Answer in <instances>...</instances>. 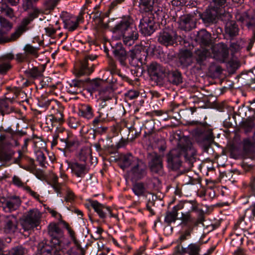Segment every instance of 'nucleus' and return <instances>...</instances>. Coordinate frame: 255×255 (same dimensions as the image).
<instances>
[{"instance_id":"13d9d810","label":"nucleus","mask_w":255,"mask_h":255,"mask_svg":"<svg viewBox=\"0 0 255 255\" xmlns=\"http://www.w3.org/2000/svg\"><path fill=\"white\" fill-rule=\"evenodd\" d=\"M107 69L112 74H119V73L120 72L119 70L117 69L116 63L113 60L109 61Z\"/></svg>"},{"instance_id":"7c9ffc66","label":"nucleus","mask_w":255,"mask_h":255,"mask_svg":"<svg viewBox=\"0 0 255 255\" xmlns=\"http://www.w3.org/2000/svg\"><path fill=\"white\" fill-rule=\"evenodd\" d=\"M48 234L52 239H60L63 237V232L55 223H51L48 227Z\"/></svg>"},{"instance_id":"f3484780","label":"nucleus","mask_w":255,"mask_h":255,"mask_svg":"<svg viewBox=\"0 0 255 255\" xmlns=\"http://www.w3.org/2000/svg\"><path fill=\"white\" fill-rule=\"evenodd\" d=\"M214 58L217 61L224 63L229 60V50L227 44L219 43L213 47Z\"/></svg>"},{"instance_id":"58836bf2","label":"nucleus","mask_w":255,"mask_h":255,"mask_svg":"<svg viewBox=\"0 0 255 255\" xmlns=\"http://www.w3.org/2000/svg\"><path fill=\"white\" fill-rule=\"evenodd\" d=\"M101 100L106 102L112 99L114 97V92L113 90L109 87H107L100 91Z\"/></svg>"},{"instance_id":"774afa93","label":"nucleus","mask_w":255,"mask_h":255,"mask_svg":"<svg viewBox=\"0 0 255 255\" xmlns=\"http://www.w3.org/2000/svg\"><path fill=\"white\" fill-rule=\"evenodd\" d=\"M24 253V249L21 247H16L11 251V255H23Z\"/></svg>"},{"instance_id":"423d86ee","label":"nucleus","mask_w":255,"mask_h":255,"mask_svg":"<svg viewBox=\"0 0 255 255\" xmlns=\"http://www.w3.org/2000/svg\"><path fill=\"white\" fill-rule=\"evenodd\" d=\"M147 70L151 80L157 85L163 84L166 76V69L164 67L156 62H152L147 66Z\"/></svg>"},{"instance_id":"338daca9","label":"nucleus","mask_w":255,"mask_h":255,"mask_svg":"<svg viewBox=\"0 0 255 255\" xmlns=\"http://www.w3.org/2000/svg\"><path fill=\"white\" fill-rule=\"evenodd\" d=\"M244 79L247 80L246 84L247 85L250 86L252 84L255 83V77H253V74L252 73H250L246 75Z\"/></svg>"},{"instance_id":"6e6d98bb","label":"nucleus","mask_w":255,"mask_h":255,"mask_svg":"<svg viewBox=\"0 0 255 255\" xmlns=\"http://www.w3.org/2000/svg\"><path fill=\"white\" fill-rule=\"evenodd\" d=\"M249 15L247 12H244L242 13L237 14L236 15V18L237 20L246 24L247 21L249 19Z\"/></svg>"},{"instance_id":"6ab92c4d","label":"nucleus","mask_w":255,"mask_h":255,"mask_svg":"<svg viewBox=\"0 0 255 255\" xmlns=\"http://www.w3.org/2000/svg\"><path fill=\"white\" fill-rule=\"evenodd\" d=\"M178 22L180 29L185 31L191 30L195 28L196 25L194 17L190 15L181 16Z\"/></svg>"},{"instance_id":"e433bc0d","label":"nucleus","mask_w":255,"mask_h":255,"mask_svg":"<svg viewBox=\"0 0 255 255\" xmlns=\"http://www.w3.org/2000/svg\"><path fill=\"white\" fill-rule=\"evenodd\" d=\"M176 205L175 206L171 211H168L166 213L164 222L170 225L172 222H175L177 219L178 211Z\"/></svg>"},{"instance_id":"de8ad7c7","label":"nucleus","mask_w":255,"mask_h":255,"mask_svg":"<svg viewBox=\"0 0 255 255\" xmlns=\"http://www.w3.org/2000/svg\"><path fill=\"white\" fill-rule=\"evenodd\" d=\"M39 49V47H34L29 44H26L23 48L26 55H31L36 58L38 56Z\"/></svg>"},{"instance_id":"cd10ccee","label":"nucleus","mask_w":255,"mask_h":255,"mask_svg":"<svg viewBox=\"0 0 255 255\" xmlns=\"http://www.w3.org/2000/svg\"><path fill=\"white\" fill-rule=\"evenodd\" d=\"M132 183V191L134 194L138 196H143L147 193V185L143 182L138 181H131Z\"/></svg>"},{"instance_id":"0eeeda50","label":"nucleus","mask_w":255,"mask_h":255,"mask_svg":"<svg viewBox=\"0 0 255 255\" xmlns=\"http://www.w3.org/2000/svg\"><path fill=\"white\" fill-rule=\"evenodd\" d=\"M28 16L22 19L20 25L17 27L14 33L12 35L13 37H19L25 31L27 30V25L35 18H37L40 13L43 12L38 9L37 7L33 6L28 9Z\"/></svg>"},{"instance_id":"c9c22d12","label":"nucleus","mask_w":255,"mask_h":255,"mask_svg":"<svg viewBox=\"0 0 255 255\" xmlns=\"http://www.w3.org/2000/svg\"><path fill=\"white\" fill-rule=\"evenodd\" d=\"M78 115L81 117L90 120L93 118L94 112L91 106L83 105L79 110Z\"/></svg>"},{"instance_id":"72a5a7b5","label":"nucleus","mask_w":255,"mask_h":255,"mask_svg":"<svg viewBox=\"0 0 255 255\" xmlns=\"http://www.w3.org/2000/svg\"><path fill=\"white\" fill-rule=\"evenodd\" d=\"M239 28L238 25L234 21H230L226 23L225 26V32L231 37H233L239 33Z\"/></svg>"},{"instance_id":"9b49d317","label":"nucleus","mask_w":255,"mask_h":255,"mask_svg":"<svg viewBox=\"0 0 255 255\" xmlns=\"http://www.w3.org/2000/svg\"><path fill=\"white\" fill-rule=\"evenodd\" d=\"M139 27L142 34L145 36L150 35L156 28L155 16L152 13L143 15L140 19Z\"/></svg>"},{"instance_id":"393cba45","label":"nucleus","mask_w":255,"mask_h":255,"mask_svg":"<svg viewBox=\"0 0 255 255\" xmlns=\"http://www.w3.org/2000/svg\"><path fill=\"white\" fill-rule=\"evenodd\" d=\"M155 6L154 0H139V10L144 14L152 13Z\"/></svg>"},{"instance_id":"f704fd0d","label":"nucleus","mask_w":255,"mask_h":255,"mask_svg":"<svg viewBox=\"0 0 255 255\" xmlns=\"http://www.w3.org/2000/svg\"><path fill=\"white\" fill-rule=\"evenodd\" d=\"M210 54L209 50L206 48H202L196 50L195 52V58L197 63L200 65H204V62Z\"/></svg>"},{"instance_id":"5fc2aeb1","label":"nucleus","mask_w":255,"mask_h":255,"mask_svg":"<svg viewBox=\"0 0 255 255\" xmlns=\"http://www.w3.org/2000/svg\"><path fill=\"white\" fill-rule=\"evenodd\" d=\"M0 23L1 27L6 30H9L12 27V24L4 17L0 16Z\"/></svg>"},{"instance_id":"a18cd8bd","label":"nucleus","mask_w":255,"mask_h":255,"mask_svg":"<svg viewBox=\"0 0 255 255\" xmlns=\"http://www.w3.org/2000/svg\"><path fill=\"white\" fill-rule=\"evenodd\" d=\"M49 184L53 188L56 192L58 194L61 193V184L58 182V177L57 175H52Z\"/></svg>"},{"instance_id":"864d4df0","label":"nucleus","mask_w":255,"mask_h":255,"mask_svg":"<svg viewBox=\"0 0 255 255\" xmlns=\"http://www.w3.org/2000/svg\"><path fill=\"white\" fill-rule=\"evenodd\" d=\"M186 249V254L189 255H198L199 248L198 246L195 244H190Z\"/></svg>"},{"instance_id":"69168bd1","label":"nucleus","mask_w":255,"mask_h":255,"mask_svg":"<svg viewBox=\"0 0 255 255\" xmlns=\"http://www.w3.org/2000/svg\"><path fill=\"white\" fill-rule=\"evenodd\" d=\"M255 165V164H249L248 163L243 161L242 163L241 166L244 171L245 172H248L254 169Z\"/></svg>"},{"instance_id":"2eb2a0df","label":"nucleus","mask_w":255,"mask_h":255,"mask_svg":"<svg viewBox=\"0 0 255 255\" xmlns=\"http://www.w3.org/2000/svg\"><path fill=\"white\" fill-rule=\"evenodd\" d=\"M221 11L218 7L209 6L205 11L200 14V17L206 26L217 22Z\"/></svg>"},{"instance_id":"680f3d73","label":"nucleus","mask_w":255,"mask_h":255,"mask_svg":"<svg viewBox=\"0 0 255 255\" xmlns=\"http://www.w3.org/2000/svg\"><path fill=\"white\" fill-rule=\"evenodd\" d=\"M227 0H213L212 3L210 6L218 7L221 11L220 7L223 6L226 2Z\"/></svg>"},{"instance_id":"09e8293b","label":"nucleus","mask_w":255,"mask_h":255,"mask_svg":"<svg viewBox=\"0 0 255 255\" xmlns=\"http://www.w3.org/2000/svg\"><path fill=\"white\" fill-rule=\"evenodd\" d=\"M11 68V63H9L4 60L0 59V75H6Z\"/></svg>"},{"instance_id":"bb28decb","label":"nucleus","mask_w":255,"mask_h":255,"mask_svg":"<svg viewBox=\"0 0 255 255\" xmlns=\"http://www.w3.org/2000/svg\"><path fill=\"white\" fill-rule=\"evenodd\" d=\"M84 86V82L82 80H73L67 87L68 93L77 95L82 92Z\"/></svg>"},{"instance_id":"6e6552de","label":"nucleus","mask_w":255,"mask_h":255,"mask_svg":"<svg viewBox=\"0 0 255 255\" xmlns=\"http://www.w3.org/2000/svg\"><path fill=\"white\" fill-rule=\"evenodd\" d=\"M148 166L150 171L153 174L162 175L164 174L163 157L157 153H148Z\"/></svg>"},{"instance_id":"c85d7f7f","label":"nucleus","mask_w":255,"mask_h":255,"mask_svg":"<svg viewBox=\"0 0 255 255\" xmlns=\"http://www.w3.org/2000/svg\"><path fill=\"white\" fill-rule=\"evenodd\" d=\"M139 158L133 156L131 153H127L121 156L120 161L121 162V167L124 169L126 168L132 167Z\"/></svg>"},{"instance_id":"603ef678","label":"nucleus","mask_w":255,"mask_h":255,"mask_svg":"<svg viewBox=\"0 0 255 255\" xmlns=\"http://www.w3.org/2000/svg\"><path fill=\"white\" fill-rule=\"evenodd\" d=\"M64 23V27L70 31H74L78 26V22L75 21V20H67Z\"/></svg>"},{"instance_id":"b1692460","label":"nucleus","mask_w":255,"mask_h":255,"mask_svg":"<svg viewBox=\"0 0 255 255\" xmlns=\"http://www.w3.org/2000/svg\"><path fill=\"white\" fill-rule=\"evenodd\" d=\"M68 167L71 168L72 173L77 177H82L88 172L85 164H80L78 162H67Z\"/></svg>"},{"instance_id":"9d476101","label":"nucleus","mask_w":255,"mask_h":255,"mask_svg":"<svg viewBox=\"0 0 255 255\" xmlns=\"http://www.w3.org/2000/svg\"><path fill=\"white\" fill-rule=\"evenodd\" d=\"M184 155L174 148L170 150L166 155L167 167L172 171H177L182 166V158Z\"/></svg>"},{"instance_id":"a211bd4d","label":"nucleus","mask_w":255,"mask_h":255,"mask_svg":"<svg viewBox=\"0 0 255 255\" xmlns=\"http://www.w3.org/2000/svg\"><path fill=\"white\" fill-rule=\"evenodd\" d=\"M2 203L1 207L5 212H11L16 210L21 204V200L19 197H13L9 199L4 197L2 199Z\"/></svg>"},{"instance_id":"3c124183","label":"nucleus","mask_w":255,"mask_h":255,"mask_svg":"<svg viewBox=\"0 0 255 255\" xmlns=\"http://www.w3.org/2000/svg\"><path fill=\"white\" fill-rule=\"evenodd\" d=\"M88 80L89 81L88 84L89 88H91L92 91H95L99 90L102 84V80L98 79H95L92 80H90L88 79Z\"/></svg>"},{"instance_id":"f03ea898","label":"nucleus","mask_w":255,"mask_h":255,"mask_svg":"<svg viewBox=\"0 0 255 255\" xmlns=\"http://www.w3.org/2000/svg\"><path fill=\"white\" fill-rule=\"evenodd\" d=\"M112 31L113 33L121 34L123 36V42L127 46L133 45L138 38L134 20L129 15L123 16L120 21L112 28Z\"/></svg>"},{"instance_id":"052dcab7","label":"nucleus","mask_w":255,"mask_h":255,"mask_svg":"<svg viewBox=\"0 0 255 255\" xmlns=\"http://www.w3.org/2000/svg\"><path fill=\"white\" fill-rule=\"evenodd\" d=\"M172 255H186V249L178 245L176 247Z\"/></svg>"},{"instance_id":"4c0bfd02","label":"nucleus","mask_w":255,"mask_h":255,"mask_svg":"<svg viewBox=\"0 0 255 255\" xmlns=\"http://www.w3.org/2000/svg\"><path fill=\"white\" fill-rule=\"evenodd\" d=\"M54 133L55 134V138H59L63 142L66 141L71 135L69 131L62 127L57 128Z\"/></svg>"},{"instance_id":"f8f14e48","label":"nucleus","mask_w":255,"mask_h":255,"mask_svg":"<svg viewBox=\"0 0 255 255\" xmlns=\"http://www.w3.org/2000/svg\"><path fill=\"white\" fill-rule=\"evenodd\" d=\"M40 218V214L37 210L32 209L28 211L21 222L24 231L36 227L39 224Z\"/></svg>"},{"instance_id":"1a4fd4ad","label":"nucleus","mask_w":255,"mask_h":255,"mask_svg":"<svg viewBox=\"0 0 255 255\" xmlns=\"http://www.w3.org/2000/svg\"><path fill=\"white\" fill-rule=\"evenodd\" d=\"M147 54L141 47L136 46L128 52L129 62L131 66L140 68L146 58Z\"/></svg>"},{"instance_id":"8fccbe9b","label":"nucleus","mask_w":255,"mask_h":255,"mask_svg":"<svg viewBox=\"0 0 255 255\" xmlns=\"http://www.w3.org/2000/svg\"><path fill=\"white\" fill-rule=\"evenodd\" d=\"M60 0H45L43 3L44 10L49 12L53 10Z\"/></svg>"},{"instance_id":"e2e57ef3","label":"nucleus","mask_w":255,"mask_h":255,"mask_svg":"<svg viewBox=\"0 0 255 255\" xmlns=\"http://www.w3.org/2000/svg\"><path fill=\"white\" fill-rule=\"evenodd\" d=\"M69 125L71 128L76 129L80 126V122L74 118H71L69 121Z\"/></svg>"},{"instance_id":"5701e85b","label":"nucleus","mask_w":255,"mask_h":255,"mask_svg":"<svg viewBox=\"0 0 255 255\" xmlns=\"http://www.w3.org/2000/svg\"><path fill=\"white\" fill-rule=\"evenodd\" d=\"M113 54L115 58L118 60L123 66H126V60L128 57V54L122 44H117L114 48Z\"/></svg>"},{"instance_id":"37998d69","label":"nucleus","mask_w":255,"mask_h":255,"mask_svg":"<svg viewBox=\"0 0 255 255\" xmlns=\"http://www.w3.org/2000/svg\"><path fill=\"white\" fill-rule=\"evenodd\" d=\"M25 73L29 77L36 79L42 76V71L37 67L28 69Z\"/></svg>"},{"instance_id":"dca6fc26","label":"nucleus","mask_w":255,"mask_h":255,"mask_svg":"<svg viewBox=\"0 0 255 255\" xmlns=\"http://www.w3.org/2000/svg\"><path fill=\"white\" fill-rule=\"evenodd\" d=\"M178 35L176 32L172 29H164L160 32L158 37V41L166 47L172 46L177 43Z\"/></svg>"},{"instance_id":"ea45409f","label":"nucleus","mask_w":255,"mask_h":255,"mask_svg":"<svg viewBox=\"0 0 255 255\" xmlns=\"http://www.w3.org/2000/svg\"><path fill=\"white\" fill-rule=\"evenodd\" d=\"M63 145V149H71L77 148L79 145V141L75 138L73 137L71 135L64 142Z\"/></svg>"},{"instance_id":"20e7f679","label":"nucleus","mask_w":255,"mask_h":255,"mask_svg":"<svg viewBox=\"0 0 255 255\" xmlns=\"http://www.w3.org/2000/svg\"><path fill=\"white\" fill-rule=\"evenodd\" d=\"M196 142L204 152H208L209 148L214 142L212 129L207 127V124L197 128L192 131Z\"/></svg>"},{"instance_id":"a19ab883","label":"nucleus","mask_w":255,"mask_h":255,"mask_svg":"<svg viewBox=\"0 0 255 255\" xmlns=\"http://www.w3.org/2000/svg\"><path fill=\"white\" fill-rule=\"evenodd\" d=\"M153 10H154V13L152 12V14L155 16V20H156L157 22L162 25H165L166 24L165 12L160 8H157V10L155 8Z\"/></svg>"},{"instance_id":"2f4dec72","label":"nucleus","mask_w":255,"mask_h":255,"mask_svg":"<svg viewBox=\"0 0 255 255\" xmlns=\"http://www.w3.org/2000/svg\"><path fill=\"white\" fill-rule=\"evenodd\" d=\"M167 77L168 81L173 85H178L183 82L182 74L178 70L168 71Z\"/></svg>"},{"instance_id":"c756f323","label":"nucleus","mask_w":255,"mask_h":255,"mask_svg":"<svg viewBox=\"0 0 255 255\" xmlns=\"http://www.w3.org/2000/svg\"><path fill=\"white\" fill-rule=\"evenodd\" d=\"M91 206L94 208L101 218L104 219L106 217V213L103 211L104 209H106L110 212L111 216H113L110 207H105L103 204H100L97 201H93L91 199L88 200Z\"/></svg>"},{"instance_id":"f257e3e1","label":"nucleus","mask_w":255,"mask_h":255,"mask_svg":"<svg viewBox=\"0 0 255 255\" xmlns=\"http://www.w3.org/2000/svg\"><path fill=\"white\" fill-rule=\"evenodd\" d=\"M199 204L195 200L180 202L177 205V210H183L179 218L184 225L192 224L197 226L204 221V212L198 208Z\"/></svg>"},{"instance_id":"39448f33","label":"nucleus","mask_w":255,"mask_h":255,"mask_svg":"<svg viewBox=\"0 0 255 255\" xmlns=\"http://www.w3.org/2000/svg\"><path fill=\"white\" fill-rule=\"evenodd\" d=\"M147 172L146 163L139 159L127 172V178L130 181H140L147 176Z\"/></svg>"},{"instance_id":"0e129e2a","label":"nucleus","mask_w":255,"mask_h":255,"mask_svg":"<svg viewBox=\"0 0 255 255\" xmlns=\"http://www.w3.org/2000/svg\"><path fill=\"white\" fill-rule=\"evenodd\" d=\"M2 11L4 12L6 16L12 18L14 17V12L12 8L8 7L7 5L5 6V7L2 8Z\"/></svg>"},{"instance_id":"7ed1b4c3","label":"nucleus","mask_w":255,"mask_h":255,"mask_svg":"<svg viewBox=\"0 0 255 255\" xmlns=\"http://www.w3.org/2000/svg\"><path fill=\"white\" fill-rule=\"evenodd\" d=\"M172 139L176 142V147L174 149H177L184 155L185 163L188 164V167H192L196 161L197 151L191 138L182 134L181 132H176L172 135Z\"/></svg>"},{"instance_id":"a878e982","label":"nucleus","mask_w":255,"mask_h":255,"mask_svg":"<svg viewBox=\"0 0 255 255\" xmlns=\"http://www.w3.org/2000/svg\"><path fill=\"white\" fill-rule=\"evenodd\" d=\"M211 34L205 29H201L197 35L196 40L202 46H210L211 44Z\"/></svg>"},{"instance_id":"4d7b16f0","label":"nucleus","mask_w":255,"mask_h":255,"mask_svg":"<svg viewBox=\"0 0 255 255\" xmlns=\"http://www.w3.org/2000/svg\"><path fill=\"white\" fill-rule=\"evenodd\" d=\"M14 33V32L10 35V37H6L3 35V33L0 30V44L5 43L6 42H8L12 41H14L16 40L19 37L14 38L12 36V35Z\"/></svg>"},{"instance_id":"4be33fe9","label":"nucleus","mask_w":255,"mask_h":255,"mask_svg":"<svg viewBox=\"0 0 255 255\" xmlns=\"http://www.w3.org/2000/svg\"><path fill=\"white\" fill-rule=\"evenodd\" d=\"M192 53L188 49L180 51L178 55V61L183 67H187L192 63Z\"/></svg>"},{"instance_id":"412c9836","label":"nucleus","mask_w":255,"mask_h":255,"mask_svg":"<svg viewBox=\"0 0 255 255\" xmlns=\"http://www.w3.org/2000/svg\"><path fill=\"white\" fill-rule=\"evenodd\" d=\"M4 222V230L6 233H14L17 229L18 222L16 216L13 215L5 216Z\"/></svg>"},{"instance_id":"79ce46f5","label":"nucleus","mask_w":255,"mask_h":255,"mask_svg":"<svg viewBox=\"0 0 255 255\" xmlns=\"http://www.w3.org/2000/svg\"><path fill=\"white\" fill-rule=\"evenodd\" d=\"M15 152L11 149H4L0 152V160L7 162L11 160Z\"/></svg>"},{"instance_id":"4468645a","label":"nucleus","mask_w":255,"mask_h":255,"mask_svg":"<svg viewBox=\"0 0 255 255\" xmlns=\"http://www.w3.org/2000/svg\"><path fill=\"white\" fill-rule=\"evenodd\" d=\"M45 105L50 109H53L55 107H57L56 112L47 116L46 120H50L53 123H61L63 122L64 107L54 100H48L45 102Z\"/></svg>"},{"instance_id":"aec40b11","label":"nucleus","mask_w":255,"mask_h":255,"mask_svg":"<svg viewBox=\"0 0 255 255\" xmlns=\"http://www.w3.org/2000/svg\"><path fill=\"white\" fill-rule=\"evenodd\" d=\"M243 151L245 155L251 159H254L255 156V142L250 138L243 139Z\"/></svg>"},{"instance_id":"ddd939ff","label":"nucleus","mask_w":255,"mask_h":255,"mask_svg":"<svg viewBox=\"0 0 255 255\" xmlns=\"http://www.w3.org/2000/svg\"><path fill=\"white\" fill-rule=\"evenodd\" d=\"M96 55H87L80 61V66L76 72L77 76L84 75H89L94 71V64L92 62L97 58Z\"/></svg>"},{"instance_id":"bf43d9fd","label":"nucleus","mask_w":255,"mask_h":255,"mask_svg":"<svg viewBox=\"0 0 255 255\" xmlns=\"http://www.w3.org/2000/svg\"><path fill=\"white\" fill-rule=\"evenodd\" d=\"M139 93L136 90H129L125 94L126 98L128 100H133L139 96Z\"/></svg>"},{"instance_id":"473e14b6","label":"nucleus","mask_w":255,"mask_h":255,"mask_svg":"<svg viewBox=\"0 0 255 255\" xmlns=\"http://www.w3.org/2000/svg\"><path fill=\"white\" fill-rule=\"evenodd\" d=\"M14 98H5L4 99H0V114L2 116H4L5 114H8L13 111L12 107H9L7 102L12 103L13 101Z\"/></svg>"},{"instance_id":"c03bdc74","label":"nucleus","mask_w":255,"mask_h":255,"mask_svg":"<svg viewBox=\"0 0 255 255\" xmlns=\"http://www.w3.org/2000/svg\"><path fill=\"white\" fill-rule=\"evenodd\" d=\"M241 128L243 129L246 133L250 132L255 127L253 121L250 119H246L243 121L241 124Z\"/></svg>"},{"instance_id":"49530a36","label":"nucleus","mask_w":255,"mask_h":255,"mask_svg":"<svg viewBox=\"0 0 255 255\" xmlns=\"http://www.w3.org/2000/svg\"><path fill=\"white\" fill-rule=\"evenodd\" d=\"M36 160L39 162V165L41 167H45L46 164H47L46 161V157L45 154L40 150H37L35 151Z\"/></svg>"}]
</instances>
